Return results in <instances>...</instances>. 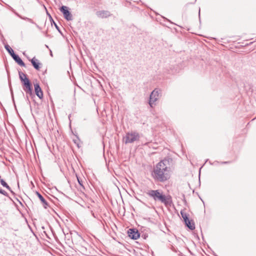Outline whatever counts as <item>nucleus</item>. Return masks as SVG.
<instances>
[{
    "mask_svg": "<svg viewBox=\"0 0 256 256\" xmlns=\"http://www.w3.org/2000/svg\"><path fill=\"white\" fill-rule=\"evenodd\" d=\"M128 236L133 240H136L140 236V234L139 233L138 231L134 228L129 229L128 232Z\"/></svg>",
    "mask_w": 256,
    "mask_h": 256,
    "instance_id": "7",
    "label": "nucleus"
},
{
    "mask_svg": "<svg viewBox=\"0 0 256 256\" xmlns=\"http://www.w3.org/2000/svg\"><path fill=\"white\" fill-rule=\"evenodd\" d=\"M196 0H195V2L196 1Z\"/></svg>",
    "mask_w": 256,
    "mask_h": 256,
    "instance_id": "31",
    "label": "nucleus"
},
{
    "mask_svg": "<svg viewBox=\"0 0 256 256\" xmlns=\"http://www.w3.org/2000/svg\"><path fill=\"white\" fill-rule=\"evenodd\" d=\"M60 12L63 14L64 18L67 20H72V14L68 10V8L66 6H62L60 8Z\"/></svg>",
    "mask_w": 256,
    "mask_h": 256,
    "instance_id": "6",
    "label": "nucleus"
},
{
    "mask_svg": "<svg viewBox=\"0 0 256 256\" xmlns=\"http://www.w3.org/2000/svg\"><path fill=\"white\" fill-rule=\"evenodd\" d=\"M195 229V226H194V222H193V230H194ZM198 238V235L197 234H196L194 231H193V238Z\"/></svg>",
    "mask_w": 256,
    "mask_h": 256,
    "instance_id": "19",
    "label": "nucleus"
},
{
    "mask_svg": "<svg viewBox=\"0 0 256 256\" xmlns=\"http://www.w3.org/2000/svg\"><path fill=\"white\" fill-rule=\"evenodd\" d=\"M192 192H193V194H194V190H193Z\"/></svg>",
    "mask_w": 256,
    "mask_h": 256,
    "instance_id": "30",
    "label": "nucleus"
},
{
    "mask_svg": "<svg viewBox=\"0 0 256 256\" xmlns=\"http://www.w3.org/2000/svg\"><path fill=\"white\" fill-rule=\"evenodd\" d=\"M98 17L102 18H107L111 16L112 14L108 10H99L96 12Z\"/></svg>",
    "mask_w": 256,
    "mask_h": 256,
    "instance_id": "8",
    "label": "nucleus"
},
{
    "mask_svg": "<svg viewBox=\"0 0 256 256\" xmlns=\"http://www.w3.org/2000/svg\"><path fill=\"white\" fill-rule=\"evenodd\" d=\"M180 214L186 226L190 230H192V224H190V222L188 219V216L186 213L183 211H181Z\"/></svg>",
    "mask_w": 256,
    "mask_h": 256,
    "instance_id": "9",
    "label": "nucleus"
},
{
    "mask_svg": "<svg viewBox=\"0 0 256 256\" xmlns=\"http://www.w3.org/2000/svg\"><path fill=\"white\" fill-rule=\"evenodd\" d=\"M202 169V168H200L199 171H200V170Z\"/></svg>",
    "mask_w": 256,
    "mask_h": 256,
    "instance_id": "29",
    "label": "nucleus"
},
{
    "mask_svg": "<svg viewBox=\"0 0 256 256\" xmlns=\"http://www.w3.org/2000/svg\"><path fill=\"white\" fill-rule=\"evenodd\" d=\"M0 194H3L4 196L8 197V193L5 190L0 188Z\"/></svg>",
    "mask_w": 256,
    "mask_h": 256,
    "instance_id": "18",
    "label": "nucleus"
},
{
    "mask_svg": "<svg viewBox=\"0 0 256 256\" xmlns=\"http://www.w3.org/2000/svg\"><path fill=\"white\" fill-rule=\"evenodd\" d=\"M0 183L1 184L4 188H6L8 190H9L12 194H14V192L12 190L10 186L7 184V183L2 178H1V176H0Z\"/></svg>",
    "mask_w": 256,
    "mask_h": 256,
    "instance_id": "15",
    "label": "nucleus"
},
{
    "mask_svg": "<svg viewBox=\"0 0 256 256\" xmlns=\"http://www.w3.org/2000/svg\"><path fill=\"white\" fill-rule=\"evenodd\" d=\"M36 194L38 197V198H40V201L42 202V203L44 207L45 208H46L48 206V203L45 200L44 198L42 196V194L40 192H36Z\"/></svg>",
    "mask_w": 256,
    "mask_h": 256,
    "instance_id": "14",
    "label": "nucleus"
},
{
    "mask_svg": "<svg viewBox=\"0 0 256 256\" xmlns=\"http://www.w3.org/2000/svg\"><path fill=\"white\" fill-rule=\"evenodd\" d=\"M92 216L94 218H96V216H95V214H94V212H92Z\"/></svg>",
    "mask_w": 256,
    "mask_h": 256,
    "instance_id": "22",
    "label": "nucleus"
},
{
    "mask_svg": "<svg viewBox=\"0 0 256 256\" xmlns=\"http://www.w3.org/2000/svg\"><path fill=\"white\" fill-rule=\"evenodd\" d=\"M198 15H199V17L200 16V8H199L198 9Z\"/></svg>",
    "mask_w": 256,
    "mask_h": 256,
    "instance_id": "24",
    "label": "nucleus"
},
{
    "mask_svg": "<svg viewBox=\"0 0 256 256\" xmlns=\"http://www.w3.org/2000/svg\"><path fill=\"white\" fill-rule=\"evenodd\" d=\"M18 75L23 85L24 90L27 94H29L30 96H34L32 86L29 79L27 78L26 74L21 71H18Z\"/></svg>",
    "mask_w": 256,
    "mask_h": 256,
    "instance_id": "3",
    "label": "nucleus"
},
{
    "mask_svg": "<svg viewBox=\"0 0 256 256\" xmlns=\"http://www.w3.org/2000/svg\"><path fill=\"white\" fill-rule=\"evenodd\" d=\"M12 57L15 60V62H17L20 66L24 67L26 66L24 62L18 55L15 54H13Z\"/></svg>",
    "mask_w": 256,
    "mask_h": 256,
    "instance_id": "11",
    "label": "nucleus"
},
{
    "mask_svg": "<svg viewBox=\"0 0 256 256\" xmlns=\"http://www.w3.org/2000/svg\"><path fill=\"white\" fill-rule=\"evenodd\" d=\"M76 178H77V180H78V182L79 184L83 188H84V186H83V184H82V180L80 178H78L77 176H76Z\"/></svg>",
    "mask_w": 256,
    "mask_h": 256,
    "instance_id": "17",
    "label": "nucleus"
},
{
    "mask_svg": "<svg viewBox=\"0 0 256 256\" xmlns=\"http://www.w3.org/2000/svg\"><path fill=\"white\" fill-rule=\"evenodd\" d=\"M202 169V168H200L199 171H200V170Z\"/></svg>",
    "mask_w": 256,
    "mask_h": 256,
    "instance_id": "28",
    "label": "nucleus"
},
{
    "mask_svg": "<svg viewBox=\"0 0 256 256\" xmlns=\"http://www.w3.org/2000/svg\"><path fill=\"white\" fill-rule=\"evenodd\" d=\"M10 10L16 16H18V17H19L20 18L22 19V20H27L28 21V22L32 23V24H34V20L31 19V18H27V17H25V16H22L20 15L17 12H16L14 10V8H10Z\"/></svg>",
    "mask_w": 256,
    "mask_h": 256,
    "instance_id": "13",
    "label": "nucleus"
},
{
    "mask_svg": "<svg viewBox=\"0 0 256 256\" xmlns=\"http://www.w3.org/2000/svg\"><path fill=\"white\" fill-rule=\"evenodd\" d=\"M34 24L36 25V28H37L38 29H39L40 30H42V28H41L39 26H38L36 24V23L34 22Z\"/></svg>",
    "mask_w": 256,
    "mask_h": 256,
    "instance_id": "21",
    "label": "nucleus"
},
{
    "mask_svg": "<svg viewBox=\"0 0 256 256\" xmlns=\"http://www.w3.org/2000/svg\"><path fill=\"white\" fill-rule=\"evenodd\" d=\"M50 55L52 56V52L50 50Z\"/></svg>",
    "mask_w": 256,
    "mask_h": 256,
    "instance_id": "23",
    "label": "nucleus"
},
{
    "mask_svg": "<svg viewBox=\"0 0 256 256\" xmlns=\"http://www.w3.org/2000/svg\"><path fill=\"white\" fill-rule=\"evenodd\" d=\"M34 90L36 95L40 98H43V92L38 83L34 84Z\"/></svg>",
    "mask_w": 256,
    "mask_h": 256,
    "instance_id": "10",
    "label": "nucleus"
},
{
    "mask_svg": "<svg viewBox=\"0 0 256 256\" xmlns=\"http://www.w3.org/2000/svg\"><path fill=\"white\" fill-rule=\"evenodd\" d=\"M140 136L139 134L136 131L128 132L123 138V140L126 144L133 143L139 140Z\"/></svg>",
    "mask_w": 256,
    "mask_h": 256,
    "instance_id": "4",
    "label": "nucleus"
},
{
    "mask_svg": "<svg viewBox=\"0 0 256 256\" xmlns=\"http://www.w3.org/2000/svg\"><path fill=\"white\" fill-rule=\"evenodd\" d=\"M202 169V168H200L199 171H200V170Z\"/></svg>",
    "mask_w": 256,
    "mask_h": 256,
    "instance_id": "27",
    "label": "nucleus"
},
{
    "mask_svg": "<svg viewBox=\"0 0 256 256\" xmlns=\"http://www.w3.org/2000/svg\"><path fill=\"white\" fill-rule=\"evenodd\" d=\"M171 158L163 160L158 162L154 168L152 172L153 178L160 182H164L170 178V168L168 165Z\"/></svg>",
    "mask_w": 256,
    "mask_h": 256,
    "instance_id": "1",
    "label": "nucleus"
},
{
    "mask_svg": "<svg viewBox=\"0 0 256 256\" xmlns=\"http://www.w3.org/2000/svg\"><path fill=\"white\" fill-rule=\"evenodd\" d=\"M46 48H48V46L47 45H46Z\"/></svg>",
    "mask_w": 256,
    "mask_h": 256,
    "instance_id": "26",
    "label": "nucleus"
},
{
    "mask_svg": "<svg viewBox=\"0 0 256 256\" xmlns=\"http://www.w3.org/2000/svg\"><path fill=\"white\" fill-rule=\"evenodd\" d=\"M146 194L155 202H160L166 206H170L172 203V197L164 194L162 190H150Z\"/></svg>",
    "mask_w": 256,
    "mask_h": 256,
    "instance_id": "2",
    "label": "nucleus"
},
{
    "mask_svg": "<svg viewBox=\"0 0 256 256\" xmlns=\"http://www.w3.org/2000/svg\"><path fill=\"white\" fill-rule=\"evenodd\" d=\"M4 48L11 56H12L13 54H14L13 50L10 47V46L8 44H6L4 46Z\"/></svg>",
    "mask_w": 256,
    "mask_h": 256,
    "instance_id": "16",
    "label": "nucleus"
},
{
    "mask_svg": "<svg viewBox=\"0 0 256 256\" xmlns=\"http://www.w3.org/2000/svg\"><path fill=\"white\" fill-rule=\"evenodd\" d=\"M228 162H224L223 163H224V164H228Z\"/></svg>",
    "mask_w": 256,
    "mask_h": 256,
    "instance_id": "25",
    "label": "nucleus"
},
{
    "mask_svg": "<svg viewBox=\"0 0 256 256\" xmlns=\"http://www.w3.org/2000/svg\"><path fill=\"white\" fill-rule=\"evenodd\" d=\"M30 62L36 70H39L40 69V65H41V64L39 62V60L35 57L33 58L30 60Z\"/></svg>",
    "mask_w": 256,
    "mask_h": 256,
    "instance_id": "12",
    "label": "nucleus"
},
{
    "mask_svg": "<svg viewBox=\"0 0 256 256\" xmlns=\"http://www.w3.org/2000/svg\"><path fill=\"white\" fill-rule=\"evenodd\" d=\"M160 90L155 88L150 94V100L148 102L149 105L151 108H153L156 106V102L159 98Z\"/></svg>",
    "mask_w": 256,
    "mask_h": 256,
    "instance_id": "5",
    "label": "nucleus"
},
{
    "mask_svg": "<svg viewBox=\"0 0 256 256\" xmlns=\"http://www.w3.org/2000/svg\"><path fill=\"white\" fill-rule=\"evenodd\" d=\"M50 18L53 21L54 23V25H55V26L56 28L58 30V32L61 33L60 30H59V28L58 26H57V24L54 22V21L52 19V16L50 15Z\"/></svg>",
    "mask_w": 256,
    "mask_h": 256,
    "instance_id": "20",
    "label": "nucleus"
}]
</instances>
